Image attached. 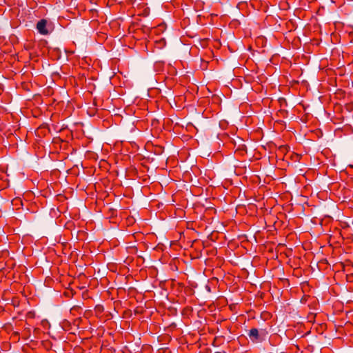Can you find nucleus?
I'll return each mask as SVG.
<instances>
[{"instance_id": "nucleus-1", "label": "nucleus", "mask_w": 353, "mask_h": 353, "mask_svg": "<svg viewBox=\"0 0 353 353\" xmlns=\"http://www.w3.org/2000/svg\"><path fill=\"white\" fill-rule=\"evenodd\" d=\"M47 24L48 21L44 19H41L37 22L36 28L39 33H40L42 35H47L50 33V31L47 27Z\"/></svg>"}, {"instance_id": "nucleus-2", "label": "nucleus", "mask_w": 353, "mask_h": 353, "mask_svg": "<svg viewBox=\"0 0 353 353\" xmlns=\"http://www.w3.org/2000/svg\"><path fill=\"white\" fill-rule=\"evenodd\" d=\"M248 336L253 342L259 341V331L256 328H252L248 332Z\"/></svg>"}, {"instance_id": "nucleus-3", "label": "nucleus", "mask_w": 353, "mask_h": 353, "mask_svg": "<svg viewBox=\"0 0 353 353\" xmlns=\"http://www.w3.org/2000/svg\"><path fill=\"white\" fill-rule=\"evenodd\" d=\"M80 309L81 308L79 306H74L70 309V312L72 313L74 312H78V310Z\"/></svg>"}]
</instances>
